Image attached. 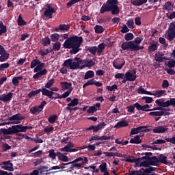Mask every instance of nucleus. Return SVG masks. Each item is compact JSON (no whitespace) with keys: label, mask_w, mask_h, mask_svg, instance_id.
<instances>
[{"label":"nucleus","mask_w":175,"mask_h":175,"mask_svg":"<svg viewBox=\"0 0 175 175\" xmlns=\"http://www.w3.org/2000/svg\"><path fill=\"white\" fill-rule=\"evenodd\" d=\"M83 43V37L77 36L68 38L64 43V49H72L70 53L77 54L80 51V46Z\"/></svg>","instance_id":"1"},{"label":"nucleus","mask_w":175,"mask_h":175,"mask_svg":"<svg viewBox=\"0 0 175 175\" xmlns=\"http://www.w3.org/2000/svg\"><path fill=\"white\" fill-rule=\"evenodd\" d=\"M44 66H46V64L40 62V60L38 58L33 59L30 64L31 69H33L34 73H36L33 76V79H40L42 76H44L46 73H47V70L44 69Z\"/></svg>","instance_id":"2"},{"label":"nucleus","mask_w":175,"mask_h":175,"mask_svg":"<svg viewBox=\"0 0 175 175\" xmlns=\"http://www.w3.org/2000/svg\"><path fill=\"white\" fill-rule=\"evenodd\" d=\"M107 12H111L112 14H118L120 8H118V0H107L100 8V13L104 14Z\"/></svg>","instance_id":"3"},{"label":"nucleus","mask_w":175,"mask_h":175,"mask_svg":"<svg viewBox=\"0 0 175 175\" xmlns=\"http://www.w3.org/2000/svg\"><path fill=\"white\" fill-rule=\"evenodd\" d=\"M143 38L142 37H137L133 41L124 42L121 45L122 50H129V51H139V50H143L144 47L140 46Z\"/></svg>","instance_id":"4"},{"label":"nucleus","mask_w":175,"mask_h":175,"mask_svg":"<svg viewBox=\"0 0 175 175\" xmlns=\"http://www.w3.org/2000/svg\"><path fill=\"white\" fill-rule=\"evenodd\" d=\"M28 129H32V126L18 124L12 126L8 129H1L0 130V133H3V135H14L16 133H19L20 132H25L26 131H28Z\"/></svg>","instance_id":"5"},{"label":"nucleus","mask_w":175,"mask_h":175,"mask_svg":"<svg viewBox=\"0 0 175 175\" xmlns=\"http://www.w3.org/2000/svg\"><path fill=\"white\" fill-rule=\"evenodd\" d=\"M63 66H65L67 69H71L72 70L81 69V59L75 57L74 59H66L63 63Z\"/></svg>","instance_id":"6"},{"label":"nucleus","mask_w":175,"mask_h":175,"mask_svg":"<svg viewBox=\"0 0 175 175\" xmlns=\"http://www.w3.org/2000/svg\"><path fill=\"white\" fill-rule=\"evenodd\" d=\"M170 108H162L160 111H152L148 116H152L155 121H159L162 116H170Z\"/></svg>","instance_id":"7"},{"label":"nucleus","mask_w":175,"mask_h":175,"mask_svg":"<svg viewBox=\"0 0 175 175\" xmlns=\"http://www.w3.org/2000/svg\"><path fill=\"white\" fill-rule=\"evenodd\" d=\"M156 105H158V106H160L161 107H169V106H173V107H175V98H171L170 100L165 102V100L163 98H159L155 100Z\"/></svg>","instance_id":"8"},{"label":"nucleus","mask_w":175,"mask_h":175,"mask_svg":"<svg viewBox=\"0 0 175 175\" xmlns=\"http://www.w3.org/2000/svg\"><path fill=\"white\" fill-rule=\"evenodd\" d=\"M88 163V159H87V157H83V158L79 157L74 160L72 162H70L64 164V166H68V165H70V163H72V166L73 167H77L78 169H80V167H81L83 165Z\"/></svg>","instance_id":"9"},{"label":"nucleus","mask_w":175,"mask_h":175,"mask_svg":"<svg viewBox=\"0 0 175 175\" xmlns=\"http://www.w3.org/2000/svg\"><path fill=\"white\" fill-rule=\"evenodd\" d=\"M142 159H145L144 161H139V160H132L131 159H126V162H131L133 163L134 162L135 163V166L137 167H148L150 166V163L148 161V158L147 159L146 157H144L142 158Z\"/></svg>","instance_id":"10"},{"label":"nucleus","mask_w":175,"mask_h":175,"mask_svg":"<svg viewBox=\"0 0 175 175\" xmlns=\"http://www.w3.org/2000/svg\"><path fill=\"white\" fill-rule=\"evenodd\" d=\"M79 98H75L72 100V98L68 97L66 98V102H70L68 104H67V107H66V109L67 111L72 112L73 110H77V107H75V106H77L79 105Z\"/></svg>","instance_id":"11"},{"label":"nucleus","mask_w":175,"mask_h":175,"mask_svg":"<svg viewBox=\"0 0 175 175\" xmlns=\"http://www.w3.org/2000/svg\"><path fill=\"white\" fill-rule=\"evenodd\" d=\"M61 88L62 91H66L64 93V96H69L73 91V88L72 87V83L68 81H64L60 83Z\"/></svg>","instance_id":"12"},{"label":"nucleus","mask_w":175,"mask_h":175,"mask_svg":"<svg viewBox=\"0 0 175 175\" xmlns=\"http://www.w3.org/2000/svg\"><path fill=\"white\" fill-rule=\"evenodd\" d=\"M165 38L172 42L175 38V23H171L168 31L165 34Z\"/></svg>","instance_id":"13"},{"label":"nucleus","mask_w":175,"mask_h":175,"mask_svg":"<svg viewBox=\"0 0 175 175\" xmlns=\"http://www.w3.org/2000/svg\"><path fill=\"white\" fill-rule=\"evenodd\" d=\"M46 105H47V103L46 101H42L40 105H36L33 107H31L29 109V111L31 114H33V116H36L38 114H39L40 113V111H42V110H43V109L44 108V106H46Z\"/></svg>","instance_id":"14"},{"label":"nucleus","mask_w":175,"mask_h":175,"mask_svg":"<svg viewBox=\"0 0 175 175\" xmlns=\"http://www.w3.org/2000/svg\"><path fill=\"white\" fill-rule=\"evenodd\" d=\"M135 109L138 110H141L142 111H152L154 110H161V107H157L153 109H150V105L148 104H146L144 105H142L138 103L134 104Z\"/></svg>","instance_id":"15"},{"label":"nucleus","mask_w":175,"mask_h":175,"mask_svg":"<svg viewBox=\"0 0 175 175\" xmlns=\"http://www.w3.org/2000/svg\"><path fill=\"white\" fill-rule=\"evenodd\" d=\"M55 8L50 5H46L44 8V16H45L46 18H53V14L55 13Z\"/></svg>","instance_id":"16"},{"label":"nucleus","mask_w":175,"mask_h":175,"mask_svg":"<svg viewBox=\"0 0 175 175\" xmlns=\"http://www.w3.org/2000/svg\"><path fill=\"white\" fill-rule=\"evenodd\" d=\"M24 120V117L18 113L8 118V120L11 121V124H21V120Z\"/></svg>","instance_id":"17"},{"label":"nucleus","mask_w":175,"mask_h":175,"mask_svg":"<svg viewBox=\"0 0 175 175\" xmlns=\"http://www.w3.org/2000/svg\"><path fill=\"white\" fill-rule=\"evenodd\" d=\"M73 147H75V144L72 142H68L66 146L59 148V151H62V152H76L77 150L73 148Z\"/></svg>","instance_id":"18"},{"label":"nucleus","mask_w":175,"mask_h":175,"mask_svg":"<svg viewBox=\"0 0 175 175\" xmlns=\"http://www.w3.org/2000/svg\"><path fill=\"white\" fill-rule=\"evenodd\" d=\"M95 65V62L91 59H81V69L83 68H91Z\"/></svg>","instance_id":"19"},{"label":"nucleus","mask_w":175,"mask_h":175,"mask_svg":"<svg viewBox=\"0 0 175 175\" xmlns=\"http://www.w3.org/2000/svg\"><path fill=\"white\" fill-rule=\"evenodd\" d=\"M40 92H42V95L47 96L49 99H54V96H53L54 95V92L49 90V88H42L40 89Z\"/></svg>","instance_id":"20"},{"label":"nucleus","mask_w":175,"mask_h":175,"mask_svg":"<svg viewBox=\"0 0 175 175\" xmlns=\"http://www.w3.org/2000/svg\"><path fill=\"white\" fill-rule=\"evenodd\" d=\"M167 131H169V128H167V126L165 125L158 126L152 129L153 133H165V132H167Z\"/></svg>","instance_id":"21"},{"label":"nucleus","mask_w":175,"mask_h":175,"mask_svg":"<svg viewBox=\"0 0 175 175\" xmlns=\"http://www.w3.org/2000/svg\"><path fill=\"white\" fill-rule=\"evenodd\" d=\"M125 65V60L124 59H116L113 62V66L115 69L120 70L122 69V66Z\"/></svg>","instance_id":"22"},{"label":"nucleus","mask_w":175,"mask_h":175,"mask_svg":"<svg viewBox=\"0 0 175 175\" xmlns=\"http://www.w3.org/2000/svg\"><path fill=\"white\" fill-rule=\"evenodd\" d=\"M125 77L128 79V81H135V80L137 79V76H136V71L134 72L131 70L126 72L125 74Z\"/></svg>","instance_id":"23"},{"label":"nucleus","mask_w":175,"mask_h":175,"mask_svg":"<svg viewBox=\"0 0 175 175\" xmlns=\"http://www.w3.org/2000/svg\"><path fill=\"white\" fill-rule=\"evenodd\" d=\"M158 46H159L158 42L153 41L152 42L150 43V45L148 47V51L149 53H154V51L158 50Z\"/></svg>","instance_id":"24"},{"label":"nucleus","mask_w":175,"mask_h":175,"mask_svg":"<svg viewBox=\"0 0 175 175\" xmlns=\"http://www.w3.org/2000/svg\"><path fill=\"white\" fill-rule=\"evenodd\" d=\"M3 165V168L4 170H8V172H13V170H14L13 168V163H12L10 161H4Z\"/></svg>","instance_id":"25"},{"label":"nucleus","mask_w":175,"mask_h":175,"mask_svg":"<svg viewBox=\"0 0 175 175\" xmlns=\"http://www.w3.org/2000/svg\"><path fill=\"white\" fill-rule=\"evenodd\" d=\"M100 109V103H97L94 106L89 107L88 109L87 110V113L89 114L95 113V111L99 110Z\"/></svg>","instance_id":"26"},{"label":"nucleus","mask_w":175,"mask_h":175,"mask_svg":"<svg viewBox=\"0 0 175 175\" xmlns=\"http://www.w3.org/2000/svg\"><path fill=\"white\" fill-rule=\"evenodd\" d=\"M105 126H106V123L103 122L98 123L96 125H93V133H96V132H99V131H100V129H103Z\"/></svg>","instance_id":"27"},{"label":"nucleus","mask_w":175,"mask_h":175,"mask_svg":"<svg viewBox=\"0 0 175 175\" xmlns=\"http://www.w3.org/2000/svg\"><path fill=\"white\" fill-rule=\"evenodd\" d=\"M154 59L157 62H163V59H166V57H165V55H163V53L157 52L155 54Z\"/></svg>","instance_id":"28"},{"label":"nucleus","mask_w":175,"mask_h":175,"mask_svg":"<svg viewBox=\"0 0 175 175\" xmlns=\"http://www.w3.org/2000/svg\"><path fill=\"white\" fill-rule=\"evenodd\" d=\"M149 161V166H157L159 163V159L157 157H152L150 158H148Z\"/></svg>","instance_id":"29"},{"label":"nucleus","mask_w":175,"mask_h":175,"mask_svg":"<svg viewBox=\"0 0 175 175\" xmlns=\"http://www.w3.org/2000/svg\"><path fill=\"white\" fill-rule=\"evenodd\" d=\"M146 126H142L137 128H133L131 131V135H137L140 132H143V130L145 129Z\"/></svg>","instance_id":"30"},{"label":"nucleus","mask_w":175,"mask_h":175,"mask_svg":"<svg viewBox=\"0 0 175 175\" xmlns=\"http://www.w3.org/2000/svg\"><path fill=\"white\" fill-rule=\"evenodd\" d=\"M10 54L5 50L2 54L0 55V62H5L9 59Z\"/></svg>","instance_id":"31"},{"label":"nucleus","mask_w":175,"mask_h":175,"mask_svg":"<svg viewBox=\"0 0 175 175\" xmlns=\"http://www.w3.org/2000/svg\"><path fill=\"white\" fill-rule=\"evenodd\" d=\"M13 98V93L10 92L8 94H3V102H10Z\"/></svg>","instance_id":"32"},{"label":"nucleus","mask_w":175,"mask_h":175,"mask_svg":"<svg viewBox=\"0 0 175 175\" xmlns=\"http://www.w3.org/2000/svg\"><path fill=\"white\" fill-rule=\"evenodd\" d=\"M167 95L166 90H157L154 92L153 96H156V98H162V96H165Z\"/></svg>","instance_id":"33"},{"label":"nucleus","mask_w":175,"mask_h":175,"mask_svg":"<svg viewBox=\"0 0 175 175\" xmlns=\"http://www.w3.org/2000/svg\"><path fill=\"white\" fill-rule=\"evenodd\" d=\"M51 52V50L49 49H40L38 51V54L41 55V57H44L48 54H50Z\"/></svg>","instance_id":"34"},{"label":"nucleus","mask_w":175,"mask_h":175,"mask_svg":"<svg viewBox=\"0 0 175 175\" xmlns=\"http://www.w3.org/2000/svg\"><path fill=\"white\" fill-rule=\"evenodd\" d=\"M124 126H128V122L126 120H121L116 124L113 128H124Z\"/></svg>","instance_id":"35"},{"label":"nucleus","mask_w":175,"mask_h":175,"mask_svg":"<svg viewBox=\"0 0 175 175\" xmlns=\"http://www.w3.org/2000/svg\"><path fill=\"white\" fill-rule=\"evenodd\" d=\"M105 47H106V44H105V43H101L98 45V47H97L98 55H101V54L103 52V50H105Z\"/></svg>","instance_id":"36"},{"label":"nucleus","mask_w":175,"mask_h":175,"mask_svg":"<svg viewBox=\"0 0 175 175\" xmlns=\"http://www.w3.org/2000/svg\"><path fill=\"white\" fill-rule=\"evenodd\" d=\"M130 143L132 144H140L142 143V139H140V136L137 135L133 138H131L130 140Z\"/></svg>","instance_id":"37"},{"label":"nucleus","mask_w":175,"mask_h":175,"mask_svg":"<svg viewBox=\"0 0 175 175\" xmlns=\"http://www.w3.org/2000/svg\"><path fill=\"white\" fill-rule=\"evenodd\" d=\"M58 158L60 161H62L63 162H68L69 158L66 156L65 154H63L62 153L58 152H57Z\"/></svg>","instance_id":"38"},{"label":"nucleus","mask_w":175,"mask_h":175,"mask_svg":"<svg viewBox=\"0 0 175 175\" xmlns=\"http://www.w3.org/2000/svg\"><path fill=\"white\" fill-rule=\"evenodd\" d=\"M68 29H69V26H68V25H65V24H61L59 25L58 27L55 28V31H68Z\"/></svg>","instance_id":"39"},{"label":"nucleus","mask_w":175,"mask_h":175,"mask_svg":"<svg viewBox=\"0 0 175 175\" xmlns=\"http://www.w3.org/2000/svg\"><path fill=\"white\" fill-rule=\"evenodd\" d=\"M94 71L88 70L85 74L84 79L85 80H88V79H92L94 77Z\"/></svg>","instance_id":"40"},{"label":"nucleus","mask_w":175,"mask_h":175,"mask_svg":"<svg viewBox=\"0 0 175 175\" xmlns=\"http://www.w3.org/2000/svg\"><path fill=\"white\" fill-rule=\"evenodd\" d=\"M94 31L96 33H103V32H105V28L101 25H96L94 26Z\"/></svg>","instance_id":"41"},{"label":"nucleus","mask_w":175,"mask_h":175,"mask_svg":"<svg viewBox=\"0 0 175 175\" xmlns=\"http://www.w3.org/2000/svg\"><path fill=\"white\" fill-rule=\"evenodd\" d=\"M55 83V79H54V78L49 79L45 84V88H48V89L51 88V87L54 85Z\"/></svg>","instance_id":"42"},{"label":"nucleus","mask_w":175,"mask_h":175,"mask_svg":"<svg viewBox=\"0 0 175 175\" xmlns=\"http://www.w3.org/2000/svg\"><path fill=\"white\" fill-rule=\"evenodd\" d=\"M38 169L40 175H44V174H46V172H49V167H47V166H42Z\"/></svg>","instance_id":"43"},{"label":"nucleus","mask_w":175,"mask_h":175,"mask_svg":"<svg viewBox=\"0 0 175 175\" xmlns=\"http://www.w3.org/2000/svg\"><path fill=\"white\" fill-rule=\"evenodd\" d=\"M51 43V40L49 37L44 38L41 40V44H43V46H50Z\"/></svg>","instance_id":"44"},{"label":"nucleus","mask_w":175,"mask_h":175,"mask_svg":"<svg viewBox=\"0 0 175 175\" xmlns=\"http://www.w3.org/2000/svg\"><path fill=\"white\" fill-rule=\"evenodd\" d=\"M98 50L97 46H88L87 51H89V53H92L93 55H96V51Z\"/></svg>","instance_id":"45"},{"label":"nucleus","mask_w":175,"mask_h":175,"mask_svg":"<svg viewBox=\"0 0 175 175\" xmlns=\"http://www.w3.org/2000/svg\"><path fill=\"white\" fill-rule=\"evenodd\" d=\"M17 23H18V25H19V27H23L27 25V22L23 20V17L21 16V14H20L18 17Z\"/></svg>","instance_id":"46"},{"label":"nucleus","mask_w":175,"mask_h":175,"mask_svg":"<svg viewBox=\"0 0 175 175\" xmlns=\"http://www.w3.org/2000/svg\"><path fill=\"white\" fill-rule=\"evenodd\" d=\"M146 2H147V0H133L131 1L135 6H140L141 5H143V3H146Z\"/></svg>","instance_id":"47"},{"label":"nucleus","mask_w":175,"mask_h":175,"mask_svg":"<svg viewBox=\"0 0 175 175\" xmlns=\"http://www.w3.org/2000/svg\"><path fill=\"white\" fill-rule=\"evenodd\" d=\"M141 172H143V173L150 174L152 173V172H155V167H149L146 169L142 168Z\"/></svg>","instance_id":"48"},{"label":"nucleus","mask_w":175,"mask_h":175,"mask_svg":"<svg viewBox=\"0 0 175 175\" xmlns=\"http://www.w3.org/2000/svg\"><path fill=\"white\" fill-rule=\"evenodd\" d=\"M57 120H58V116L57 115H52L49 118L48 121L50 124H54Z\"/></svg>","instance_id":"49"},{"label":"nucleus","mask_w":175,"mask_h":175,"mask_svg":"<svg viewBox=\"0 0 175 175\" xmlns=\"http://www.w3.org/2000/svg\"><path fill=\"white\" fill-rule=\"evenodd\" d=\"M166 159H167V157H166V156H164L163 154H160L159 156V163H164V164L167 163V161H166Z\"/></svg>","instance_id":"50"},{"label":"nucleus","mask_w":175,"mask_h":175,"mask_svg":"<svg viewBox=\"0 0 175 175\" xmlns=\"http://www.w3.org/2000/svg\"><path fill=\"white\" fill-rule=\"evenodd\" d=\"M99 167L101 173L107 172V164L106 163H103L101 165H100Z\"/></svg>","instance_id":"51"},{"label":"nucleus","mask_w":175,"mask_h":175,"mask_svg":"<svg viewBox=\"0 0 175 175\" xmlns=\"http://www.w3.org/2000/svg\"><path fill=\"white\" fill-rule=\"evenodd\" d=\"M133 38H135V36L132 33H127L124 35V39L127 42H129V40H133Z\"/></svg>","instance_id":"52"},{"label":"nucleus","mask_w":175,"mask_h":175,"mask_svg":"<svg viewBox=\"0 0 175 175\" xmlns=\"http://www.w3.org/2000/svg\"><path fill=\"white\" fill-rule=\"evenodd\" d=\"M165 64L168 68H175V60L172 59L165 62Z\"/></svg>","instance_id":"53"},{"label":"nucleus","mask_w":175,"mask_h":175,"mask_svg":"<svg viewBox=\"0 0 175 175\" xmlns=\"http://www.w3.org/2000/svg\"><path fill=\"white\" fill-rule=\"evenodd\" d=\"M126 25L131 29H133V28H135V22L133 21V19H129L126 23Z\"/></svg>","instance_id":"54"},{"label":"nucleus","mask_w":175,"mask_h":175,"mask_svg":"<svg viewBox=\"0 0 175 175\" xmlns=\"http://www.w3.org/2000/svg\"><path fill=\"white\" fill-rule=\"evenodd\" d=\"M40 89H38L37 90L30 92L27 94V96H29V98H32L33 96H36V95H38V94H40Z\"/></svg>","instance_id":"55"},{"label":"nucleus","mask_w":175,"mask_h":175,"mask_svg":"<svg viewBox=\"0 0 175 175\" xmlns=\"http://www.w3.org/2000/svg\"><path fill=\"white\" fill-rule=\"evenodd\" d=\"M164 9L167 10V12H170V10H173V5L169 2H167L164 5Z\"/></svg>","instance_id":"56"},{"label":"nucleus","mask_w":175,"mask_h":175,"mask_svg":"<svg viewBox=\"0 0 175 175\" xmlns=\"http://www.w3.org/2000/svg\"><path fill=\"white\" fill-rule=\"evenodd\" d=\"M23 77H16L12 79V84L15 86L18 85V80H21Z\"/></svg>","instance_id":"57"},{"label":"nucleus","mask_w":175,"mask_h":175,"mask_svg":"<svg viewBox=\"0 0 175 175\" xmlns=\"http://www.w3.org/2000/svg\"><path fill=\"white\" fill-rule=\"evenodd\" d=\"M111 139H114V137L110 136V135L107 134V135H103L100 137V140L103 141V140H110Z\"/></svg>","instance_id":"58"},{"label":"nucleus","mask_w":175,"mask_h":175,"mask_svg":"<svg viewBox=\"0 0 175 175\" xmlns=\"http://www.w3.org/2000/svg\"><path fill=\"white\" fill-rule=\"evenodd\" d=\"M10 66V64L9 63H3L0 64V72H2V70H5V69H8Z\"/></svg>","instance_id":"59"},{"label":"nucleus","mask_w":175,"mask_h":175,"mask_svg":"<svg viewBox=\"0 0 175 175\" xmlns=\"http://www.w3.org/2000/svg\"><path fill=\"white\" fill-rule=\"evenodd\" d=\"M53 131H54V127L53 126H46L44 129V132L45 133H49V132H53Z\"/></svg>","instance_id":"60"},{"label":"nucleus","mask_w":175,"mask_h":175,"mask_svg":"<svg viewBox=\"0 0 175 175\" xmlns=\"http://www.w3.org/2000/svg\"><path fill=\"white\" fill-rule=\"evenodd\" d=\"M52 42H57L59 39V34L54 33L51 36Z\"/></svg>","instance_id":"61"},{"label":"nucleus","mask_w":175,"mask_h":175,"mask_svg":"<svg viewBox=\"0 0 175 175\" xmlns=\"http://www.w3.org/2000/svg\"><path fill=\"white\" fill-rule=\"evenodd\" d=\"M143 100H145L146 103H152V102H154L152 97L145 96L143 97Z\"/></svg>","instance_id":"62"},{"label":"nucleus","mask_w":175,"mask_h":175,"mask_svg":"<svg viewBox=\"0 0 175 175\" xmlns=\"http://www.w3.org/2000/svg\"><path fill=\"white\" fill-rule=\"evenodd\" d=\"M165 141L167 142V143H171V144H175V135L172 137L165 138Z\"/></svg>","instance_id":"63"},{"label":"nucleus","mask_w":175,"mask_h":175,"mask_svg":"<svg viewBox=\"0 0 175 175\" xmlns=\"http://www.w3.org/2000/svg\"><path fill=\"white\" fill-rule=\"evenodd\" d=\"M166 16L167 17V18H169L170 20H173V18H175V12H168L166 14Z\"/></svg>","instance_id":"64"}]
</instances>
